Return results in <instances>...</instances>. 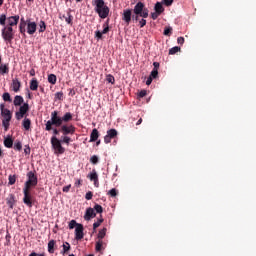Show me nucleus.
Masks as SVG:
<instances>
[{"label":"nucleus","instance_id":"32","mask_svg":"<svg viewBox=\"0 0 256 256\" xmlns=\"http://www.w3.org/2000/svg\"><path fill=\"white\" fill-rule=\"evenodd\" d=\"M105 235H107V228H103L98 233V241H103L105 239Z\"/></svg>","mask_w":256,"mask_h":256},{"label":"nucleus","instance_id":"15","mask_svg":"<svg viewBox=\"0 0 256 256\" xmlns=\"http://www.w3.org/2000/svg\"><path fill=\"white\" fill-rule=\"evenodd\" d=\"M11 87L14 93H19L21 91V81H19V78L12 79Z\"/></svg>","mask_w":256,"mask_h":256},{"label":"nucleus","instance_id":"30","mask_svg":"<svg viewBox=\"0 0 256 256\" xmlns=\"http://www.w3.org/2000/svg\"><path fill=\"white\" fill-rule=\"evenodd\" d=\"M2 99L5 103H13V99L11 98V94L9 92L3 93Z\"/></svg>","mask_w":256,"mask_h":256},{"label":"nucleus","instance_id":"58","mask_svg":"<svg viewBox=\"0 0 256 256\" xmlns=\"http://www.w3.org/2000/svg\"><path fill=\"white\" fill-rule=\"evenodd\" d=\"M177 43H178V45H183V43H185V38H183V37H178V38H177Z\"/></svg>","mask_w":256,"mask_h":256},{"label":"nucleus","instance_id":"17","mask_svg":"<svg viewBox=\"0 0 256 256\" xmlns=\"http://www.w3.org/2000/svg\"><path fill=\"white\" fill-rule=\"evenodd\" d=\"M8 25L6 27H15L19 23V15L10 16L7 18Z\"/></svg>","mask_w":256,"mask_h":256},{"label":"nucleus","instance_id":"53","mask_svg":"<svg viewBox=\"0 0 256 256\" xmlns=\"http://www.w3.org/2000/svg\"><path fill=\"white\" fill-rule=\"evenodd\" d=\"M51 131H53V135L55 137L56 135H59V133H61V128L57 129V128H53L52 126Z\"/></svg>","mask_w":256,"mask_h":256},{"label":"nucleus","instance_id":"54","mask_svg":"<svg viewBox=\"0 0 256 256\" xmlns=\"http://www.w3.org/2000/svg\"><path fill=\"white\" fill-rule=\"evenodd\" d=\"M139 25H140V28L142 29V27H145V25H147V20H145V18H142L139 21Z\"/></svg>","mask_w":256,"mask_h":256},{"label":"nucleus","instance_id":"43","mask_svg":"<svg viewBox=\"0 0 256 256\" xmlns=\"http://www.w3.org/2000/svg\"><path fill=\"white\" fill-rule=\"evenodd\" d=\"M93 210L96 211V213H103V206L95 204Z\"/></svg>","mask_w":256,"mask_h":256},{"label":"nucleus","instance_id":"63","mask_svg":"<svg viewBox=\"0 0 256 256\" xmlns=\"http://www.w3.org/2000/svg\"><path fill=\"white\" fill-rule=\"evenodd\" d=\"M142 123H143V119L140 118V119L137 121L136 125H141Z\"/></svg>","mask_w":256,"mask_h":256},{"label":"nucleus","instance_id":"16","mask_svg":"<svg viewBox=\"0 0 256 256\" xmlns=\"http://www.w3.org/2000/svg\"><path fill=\"white\" fill-rule=\"evenodd\" d=\"M90 181H93L95 187L99 186V175H97L96 170H92V172L87 176Z\"/></svg>","mask_w":256,"mask_h":256},{"label":"nucleus","instance_id":"48","mask_svg":"<svg viewBox=\"0 0 256 256\" xmlns=\"http://www.w3.org/2000/svg\"><path fill=\"white\" fill-rule=\"evenodd\" d=\"M106 81H107L108 83H112V85H113V83H115V77H113V75L109 74V75H107V77H106Z\"/></svg>","mask_w":256,"mask_h":256},{"label":"nucleus","instance_id":"55","mask_svg":"<svg viewBox=\"0 0 256 256\" xmlns=\"http://www.w3.org/2000/svg\"><path fill=\"white\" fill-rule=\"evenodd\" d=\"M24 153L25 155H31V147L29 145L25 146Z\"/></svg>","mask_w":256,"mask_h":256},{"label":"nucleus","instance_id":"9","mask_svg":"<svg viewBox=\"0 0 256 256\" xmlns=\"http://www.w3.org/2000/svg\"><path fill=\"white\" fill-rule=\"evenodd\" d=\"M26 113H29V103L25 102L19 107L18 111L15 112V117L17 121H21L25 117Z\"/></svg>","mask_w":256,"mask_h":256},{"label":"nucleus","instance_id":"20","mask_svg":"<svg viewBox=\"0 0 256 256\" xmlns=\"http://www.w3.org/2000/svg\"><path fill=\"white\" fill-rule=\"evenodd\" d=\"M23 104H25V99H23V96L16 95L13 100L14 107H22Z\"/></svg>","mask_w":256,"mask_h":256},{"label":"nucleus","instance_id":"2","mask_svg":"<svg viewBox=\"0 0 256 256\" xmlns=\"http://www.w3.org/2000/svg\"><path fill=\"white\" fill-rule=\"evenodd\" d=\"M19 31L22 35H25V31H27L28 35H35L37 32V23L31 21V19L25 20V18H21Z\"/></svg>","mask_w":256,"mask_h":256},{"label":"nucleus","instance_id":"40","mask_svg":"<svg viewBox=\"0 0 256 256\" xmlns=\"http://www.w3.org/2000/svg\"><path fill=\"white\" fill-rule=\"evenodd\" d=\"M6 21H7V15H5V14L0 15V25L2 27H5Z\"/></svg>","mask_w":256,"mask_h":256},{"label":"nucleus","instance_id":"35","mask_svg":"<svg viewBox=\"0 0 256 256\" xmlns=\"http://www.w3.org/2000/svg\"><path fill=\"white\" fill-rule=\"evenodd\" d=\"M65 21L68 25H73V15H71V10L67 12V17L65 18Z\"/></svg>","mask_w":256,"mask_h":256},{"label":"nucleus","instance_id":"62","mask_svg":"<svg viewBox=\"0 0 256 256\" xmlns=\"http://www.w3.org/2000/svg\"><path fill=\"white\" fill-rule=\"evenodd\" d=\"M30 76L31 77H35V69H31L30 70Z\"/></svg>","mask_w":256,"mask_h":256},{"label":"nucleus","instance_id":"27","mask_svg":"<svg viewBox=\"0 0 256 256\" xmlns=\"http://www.w3.org/2000/svg\"><path fill=\"white\" fill-rule=\"evenodd\" d=\"M30 89L31 91H37L39 89V82L37 79L33 78L30 82Z\"/></svg>","mask_w":256,"mask_h":256},{"label":"nucleus","instance_id":"61","mask_svg":"<svg viewBox=\"0 0 256 256\" xmlns=\"http://www.w3.org/2000/svg\"><path fill=\"white\" fill-rule=\"evenodd\" d=\"M75 187H81V180H76Z\"/></svg>","mask_w":256,"mask_h":256},{"label":"nucleus","instance_id":"7","mask_svg":"<svg viewBox=\"0 0 256 256\" xmlns=\"http://www.w3.org/2000/svg\"><path fill=\"white\" fill-rule=\"evenodd\" d=\"M51 145L52 149L54 150V155H63L65 153V147L61 145V140L57 138V136L51 137Z\"/></svg>","mask_w":256,"mask_h":256},{"label":"nucleus","instance_id":"21","mask_svg":"<svg viewBox=\"0 0 256 256\" xmlns=\"http://www.w3.org/2000/svg\"><path fill=\"white\" fill-rule=\"evenodd\" d=\"M6 203L10 209H13V207H15V203H17V201L15 200V195L10 194L6 199Z\"/></svg>","mask_w":256,"mask_h":256},{"label":"nucleus","instance_id":"13","mask_svg":"<svg viewBox=\"0 0 256 256\" xmlns=\"http://www.w3.org/2000/svg\"><path fill=\"white\" fill-rule=\"evenodd\" d=\"M109 31V20H107L104 24H103V30L102 32L97 30L95 32V37H97V39H103V35H107V32Z\"/></svg>","mask_w":256,"mask_h":256},{"label":"nucleus","instance_id":"23","mask_svg":"<svg viewBox=\"0 0 256 256\" xmlns=\"http://www.w3.org/2000/svg\"><path fill=\"white\" fill-rule=\"evenodd\" d=\"M99 139V131L94 128L90 134V143H95Z\"/></svg>","mask_w":256,"mask_h":256},{"label":"nucleus","instance_id":"45","mask_svg":"<svg viewBox=\"0 0 256 256\" xmlns=\"http://www.w3.org/2000/svg\"><path fill=\"white\" fill-rule=\"evenodd\" d=\"M61 143H66V145H69L71 143V138L67 135L62 136Z\"/></svg>","mask_w":256,"mask_h":256},{"label":"nucleus","instance_id":"28","mask_svg":"<svg viewBox=\"0 0 256 256\" xmlns=\"http://www.w3.org/2000/svg\"><path fill=\"white\" fill-rule=\"evenodd\" d=\"M103 245H105V243L103 242V240H98V241L96 242L95 251H96L97 253L103 251V249H105V248L103 247Z\"/></svg>","mask_w":256,"mask_h":256},{"label":"nucleus","instance_id":"46","mask_svg":"<svg viewBox=\"0 0 256 256\" xmlns=\"http://www.w3.org/2000/svg\"><path fill=\"white\" fill-rule=\"evenodd\" d=\"M90 163H92V165H97V163H99V157H97V155H93L90 158Z\"/></svg>","mask_w":256,"mask_h":256},{"label":"nucleus","instance_id":"56","mask_svg":"<svg viewBox=\"0 0 256 256\" xmlns=\"http://www.w3.org/2000/svg\"><path fill=\"white\" fill-rule=\"evenodd\" d=\"M159 15H161L160 13H157V12H152L151 13V17L153 19V21L157 20Z\"/></svg>","mask_w":256,"mask_h":256},{"label":"nucleus","instance_id":"19","mask_svg":"<svg viewBox=\"0 0 256 256\" xmlns=\"http://www.w3.org/2000/svg\"><path fill=\"white\" fill-rule=\"evenodd\" d=\"M85 234H83V226L82 224L77 225L76 229H75V239L77 241H81V239H83Z\"/></svg>","mask_w":256,"mask_h":256},{"label":"nucleus","instance_id":"8","mask_svg":"<svg viewBox=\"0 0 256 256\" xmlns=\"http://www.w3.org/2000/svg\"><path fill=\"white\" fill-rule=\"evenodd\" d=\"M2 38L7 43H13V39H15V32H13V28L11 26H5L2 29Z\"/></svg>","mask_w":256,"mask_h":256},{"label":"nucleus","instance_id":"33","mask_svg":"<svg viewBox=\"0 0 256 256\" xmlns=\"http://www.w3.org/2000/svg\"><path fill=\"white\" fill-rule=\"evenodd\" d=\"M45 31H47V24L41 20L39 23V33H45Z\"/></svg>","mask_w":256,"mask_h":256},{"label":"nucleus","instance_id":"4","mask_svg":"<svg viewBox=\"0 0 256 256\" xmlns=\"http://www.w3.org/2000/svg\"><path fill=\"white\" fill-rule=\"evenodd\" d=\"M94 11L98 14L100 19H107L109 17V6L105 4V0H94Z\"/></svg>","mask_w":256,"mask_h":256},{"label":"nucleus","instance_id":"31","mask_svg":"<svg viewBox=\"0 0 256 256\" xmlns=\"http://www.w3.org/2000/svg\"><path fill=\"white\" fill-rule=\"evenodd\" d=\"M63 250H62V255H67L69 253V251H71V244H69V242H65L63 245Z\"/></svg>","mask_w":256,"mask_h":256},{"label":"nucleus","instance_id":"36","mask_svg":"<svg viewBox=\"0 0 256 256\" xmlns=\"http://www.w3.org/2000/svg\"><path fill=\"white\" fill-rule=\"evenodd\" d=\"M17 182V176L16 175H9L8 176V185H15Z\"/></svg>","mask_w":256,"mask_h":256},{"label":"nucleus","instance_id":"47","mask_svg":"<svg viewBox=\"0 0 256 256\" xmlns=\"http://www.w3.org/2000/svg\"><path fill=\"white\" fill-rule=\"evenodd\" d=\"M77 225H81V224L77 223V221H75V220H71L69 223V229H75V227H77Z\"/></svg>","mask_w":256,"mask_h":256},{"label":"nucleus","instance_id":"5","mask_svg":"<svg viewBox=\"0 0 256 256\" xmlns=\"http://www.w3.org/2000/svg\"><path fill=\"white\" fill-rule=\"evenodd\" d=\"M0 115L2 117V126L4 131H9V126L11 125V119H13V113L11 110L5 108V104H0Z\"/></svg>","mask_w":256,"mask_h":256},{"label":"nucleus","instance_id":"60","mask_svg":"<svg viewBox=\"0 0 256 256\" xmlns=\"http://www.w3.org/2000/svg\"><path fill=\"white\" fill-rule=\"evenodd\" d=\"M153 65H154L153 69H156V71H158V69H159V62H154Z\"/></svg>","mask_w":256,"mask_h":256},{"label":"nucleus","instance_id":"14","mask_svg":"<svg viewBox=\"0 0 256 256\" xmlns=\"http://www.w3.org/2000/svg\"><path fill=\"white\" fill-rule=\"evenodd\" d=\"M132 10L131 9H125L123 10L122 20L126 25H129L131 23V17H132Z\"/></svg>","mask_w":256,"mask_h":256},{"label":"nucleus","instance_id":"64","mask_svg":"<svg viewBox=\"0 0 256 256\" xmlns=\"http://www.w3.org/2000/svg\"><path fill=\"white\" fill-rule=\"evenodd\" d=\"M96 145H97V146L101 145V140H98V141L96 142Z\"/></svg>","mask_w":256,"mask_h":256},{"label":"nucleus","instance_id":"34","mask_svg":"<svg viewBox=\"0 0 256 256\" xmlns=\"http://www.w3.org/2000/svg\"><path fill=\"white\" fill-rule=\"evenodd\" d=\"M48 83H51V85H55V83H57V76L55 74H49Z\"/></svg>","mask_w":256,"mask_h":256},{"label":"nucleus","instance_id":"57","mask_svg":"<svg viewBox=\"0 0 256 256\" xmlns=\"http://www.w3.org/2000/svg\"><path fill=\"white\" fill-rule=\"evenodd\" d=\"M70 190H71V184L64 186L62 189L63 193H69Z\"/></svg>","mask_w":256,"mask_h":256},{"label":"nucleus","instance_id":"52","mask_svg":"<svg viewBox=\"0 0 256 256\" xmlns=\"http://www.w3.org/2000/svg\"><path fill=\"white\" fill-rule=\"evenodd\" d=\"M164 5H166V7H171L173 5V0H162Z\"/></svg>","mask_w":256,"mask_h":256},{"label":"nucleus","instance_id":"49","mask_svg":"<svg viewBox=\"0 0 256 256\" xmlns=\"http://www.w3.org/2000/svg\"><path fill=\"white\" fill-rule=\"evenodd\" d=\"M85 199L87 201H91V199H93V192H91V191L87 192L85 195Z\"/></svg>","mask_w":256,"mask_h":256},{"label":"nucleus","instance_id":"25","mask_svg":"<svg viewBox=\"0 0 256 256\" xmlns=\"http://www.w3.org/2000/svg\"><path fill=\"white\" fill-rule=\"evenodd\" d=\"M22 126L24 127L25 131H29V129H31V119L25 117L22 121Z\"/></svg>","mask_w":256,"mask_h":256},{"label":"nucleus","instance_id":"39","mask_svg":"<svg viewBox=\"0 0 256 256\" xmlns=\"http://www.w3.org/2000/svg\"><path fill=\"white\" fill-rule=\"evenodd\" d=\"M181 51V48L179 46L172 47L169 50V55H175V53H179Z\"/></svg>","mask_w":256,"mask_h":256},{"label":"nucleus","instance_id":"38","mask_svg":"<svg viewBox=\"0 0 256 256\" xmlns=\"http://www.w3.org/2000/svg\"><path fill=\"white\" fill-rule=\"evenodd\" d=\"M173 33V28L172 27H165L163 35L166 37H171V34Z\"/></svg>","mask_w":256,"mask_h":256},{"label":"nucleus","instance_id":"12","mask_svg":"<svg viewBox=\"0 0 256 256\" xmlns=\"http://www.w3.org/2000/svg\"><path fill=\"white\" fill-rule=\"evenodd\" d=\"M117 135H118L117 130H115L113 128L108 130L106 136L104 137V143H106V144L111 143V139H115V137H117Z\"/></svg>","mask_w":256,"mask_h":256},{"label":"nucleus","instance_id":"11","mask_svg":"<svg viewBox=\"0 0 256 256\" xmlns=\"http://www.w3.org/2000/svg\"><path fill=\"white\" fill-rule=\"evenodd\" d=\"M59 128L63 135H75L76 128L72 124H61Z\"/></svg>","mask_w":256,"mask_h":256},{"label":"nucleus","instance_id":"22","mask_svg":"<svg viewBox=\"0 0 256 256\" xmlns=\"http://www.w3.org/2000/svg\"><path fill=\"white\" fill-rule=\"evenodd\" d=\"M4 147L11 149L13 147V138L11 135L4 137Z\"/></svg>","mask_w":256,"mask_h":256},{"label":"nucleus","instance_id":"24","mask_svg":"<svg viewBox=\"0 0 256 256\" xmlns=\"http://www.w3.org/2000/svg\"><path fill=\"white\" fill-rule=\"evenodd\" d=\"M57 245V241L55 240H50L48 242V253H55V246Z\"/></svg>","mask_w":256,"mask_h":256},{"label":"nucleus","instance_id":"29","mask_svg":"<svg viewBox=\"0 0 256 256\" xmlns=\"http://www.w3.org/2000/svg\"><path fill=\"white\" fill-rule=\"evenodd\" d=\"M154 11L161 15V13H163V11H165V8H163V4H161V2H157L154 6Z\"/></svg>","mask_w":256,"mask_h":256},{"label":"nucleus","instance_id":"3","mask_svg":"<svg viewBox=\"0 0 256 256\" xmlns=\"http://www.w3.org/2000/svg\"><path fill=\"white\" fill-rule=\"evenodd\" d=\"M133 13V21H139V17H142V19H147V17H149V9L145 7L143 2L136 3L133 9Z\"/></svg>","mask_w":256,"mask_h":256},{"label":"nucleus","instance_id":"44","mask_svg":"<svg viewBox=\"0 0 256 256\" xmlns=\"http://www.w3.org/2000/svg\"><path fill=\"white\" fill-rule=\"evenodd\" d=\"M158 76H159V70L153 69V70L151 71V73H150V77H151L152 79H157Z\"/></svg>","mask_w":256,"mask_h":256},{"label":"nucleus","instance_id":"41","mask_svg":"<svg viewBox=\"0 0 256 256\" xmlns=\"http://www.w3.org/2000/svg\"><path fill=\"white\" fill-rule=\"evenodd\" d=\"M107 195H109L110 197H116L117 195H119V192L117 191V189L112 188L110 191H108Z\"/></svg>","mask_w":256,"mask_h":256},{"label":"nucleus","instance_id":"10","mask_svg":"<svg viewBox=\"0 0 256 256\" xmlns=\"http://www.w3.org/2000/svg\"><path fill=\"white\" fill-rule=\"evenodd\" d=\"M23 203L27 207H33V195L31 194V189L23 188Z\"/></svg>","mask_w":256,"mask_h":256},{"label":"nucleus","instance_id":"51","mask_svg":"<svg viewBox=\"0 0 256 256\" xmlns=\"http://www.w3.org/2000/svg\"><path fill=\"white\" fill-rule=\"evenodd\" d=\"M56 99H58L59 101H63V92H57L55 94Z\"/></svg>","mask_w":256,"mask_h":256},{"label":"nucleus","instance_id":"26","mask_svg":"<svg viewBox=\"0 0 256 256\" xmlns=\"http://www.w3.org/2000/svg\"><path fill=\"white\" fill-rule=\"evenodd\" d=\"M9 73V64H0V75H7Z\"/></svg>","mask_w":256,"mask_h":256},{"label":"nucleus","instance_id":"42","mask_svg":"<svg viewBox=\"0 0 256 256\" xmlns=\"http://www.w3.org/2000/svg\"><path fill=\"white\" fill-rule=\"evenodd\" d=\"M100 217H101V218L98 219V221L93 224V230H94V231H95V229H97L98 227H100V226H101V223H103V221H104L103 217H102V216H100Z\"/></svg>","mask_w":256,"mask_h":256},{"label":"nucleus","instance_id":"1","mask_svg":"<svg viewBox=\"0 0 256 256\" xmlns=\"http://www.w3.org/2000/svg\"><path fill=\"white\" fill-rule=\"evenodd\" d=\"M69 121H73V114L71 112H66L61 117L59 111L55 110L51 112V118L45 124V131H51L53 127H61L63 123H69Z\"/></svg>","mask_w":256,"mask_h":256},{"label":"nucleus","instance_id":"6","mask_svg":"<svg viewBox=\"0 0 256 256\" xmlns=\"http://www.w3.org/2000/svg\"><path fill=\"white\" fill-rule=\"evenodd\" d=\"M27 181L24 184V189H33L37 187V183H39V180L37 179V174L33 171H29L26 174Z\"/></svg>","mask_w":256,"mask_h":256},{"label":"nucleus","instance_id":"59","mask_svg":"<svg viewBox=\"0 0 256 256\" xmlns=\"http://www.w3.org/2000/svg\"><path fill=\"white\" fill-rule=\"evenodd\" d=\"M151 83H153V78H151V76H149L146 80V85H151Z\"/></svg>","mask_w":256,"mask_h":256},{"label":"nucleus","instance_id":"18","mask_svg":"<svg viewBox=\"0 0 256 256\" xmlns=\"http://www.w3.org/2000/svg\"><path fill=\"white\" fill-rule=\"evenodd\" d=\"M97 217L95 210L93 208L86 209V213L84 215L85 221H91V219Z\"/></svg>","mask_w":256,"mask_h":256},{"label":"nucleus","instance_id":"37","mask_svg":"<svg viewBox=\"0 0 256 256\" xmlns=\"http://www.w3.org/2000/svg\"><path fill=\"white\" fill-rule=\"evenodd\" d=\"M23 149V144L21 143V141H16L14 143V151H22Z\"/></svg>","mask_w":256,"mask_h":256},{"label":"nucleus","instance_id":"50","mask_svg":"<svg viewBox=\"0 0 256 256\" xmlns=\"http://www.w3.org/2000/svg\"><path fill=\"white\" fill-rule=\"evenodd\" d=\"M146 96H147V90H141L138 93V97H140V99H143V97H146Z\"/></svg>","mask_w":256,"mask_h":256}]
</instances>
